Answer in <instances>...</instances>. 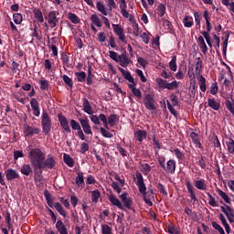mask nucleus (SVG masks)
<instances>
[{
    "instance_id": "nucleus-1",
    "label": "nucleus",
    "mask_w": 234,
    "mask_h": 234,
    "mask_svg": "<svg viewBox=\"0 0 234 234\" xmlns=\"http://www.w3.org/2000/svg\"><path fill=\"white\" fill-rule=\"evenodd\" d=\"M28 158L33 167H39L42 162H45V153L39 148H32L29 151Z\"/></svg>"
},
{
    "instance_id": "nucleus-2",
    "label": "nucleus",
    "mask_w": 234,
    "mask_h": 234,
    "mask_svg": "<svg viewBox=\"0 0 234 234\" xmlns=\"http://www.w3.org/2000/svg\"><path fill=\"white\" fill-rule=\"evenodd\" d=\"M135 176L137 179L135 184L139 189V193L143 195L144 201L145 202V204H147V206H153V201H151V199L147 197V186H145V183L144 182V176L142 175V173L137 171L135 173Z\"/></svg>"
},
{
    "instance_id": "nucleus-3",
    "label": "nucleus",
    "mask_w": 234,
    "mask_h": 234,
    "mask_svg": "<svg viewBox=\"0 0 234 234\" xmlns=\"http://www.w3.org/2000/svg\"><path fill=\"white\" fill-rule=\"evenodd\" d=\"M41 127L45 136H48L50 134V131H52V119L47 112H42Z\"/></svg>"
},
{
    "instance_id": "nucleus-4",
    "label": "nucleus",
    "mask_w": 234,
    "mask_h": 234,
    "mask_svg": "<svg viewBox=\"0 0 234 234\" xmlns=\"http://www.w3.org/2000/svg\"><path fill=\"white\" fill-rule=\"evenodd\" d=\"M56 167V159H54V156L48 155L47 159H44L42 163H40V165L38 166L39 169L45 170V169H54Z\"/></svg>"
},
{
    "instance_id": "nucleus-5",
    "label": "nucleus",
    "mask_w": 234,
    "mask_h": 234,
    "mask_svg": "<svg viewBox=\"0 0 234 234\" xmlns=\"http://www.w3.org/2000/svg\"><path fill=\"white\" fill-rule=\"evenodd\" d=\"M41 129L36 126H30L28 124H24V135L26 138H32L34 134H39Z\"/></svg>"
},
{
    "instance_id": "nucleus-6",
    "label": "nucleus",
    "mask_w": 234,
    "mask_h": 234,
    "mask_svg": "<svg viewBox=\"0 0 234 234\" xmlns=\"http://www.w3.org/2000/svg\"><path fill=\"white\" fill-rule=\"evenodd\" d=\"M70 127L73 131H77V136L80 140H85V133H83V130L81 129V124L78 122V121L71 119L69 122Z\"/></svg>"
},
{
    "instance_id": "nucleus-7",
    "label": "nucleus",
    "mask_w": 234,
    "mask_h": 234,
    "mask_svg": "<svg viewBox=\"0 0 234 234\" xmlns=\"http://www.w3.org/2000/svg\"><path fill=\"white\" fill-rule=\"evenodd\" d=\"M129 196V194L127 192H124L122 193L121 196H120V198L122 202V206L124 207V209H130V211H134V207H133V198L131 197H127Z\"/></svg>"
},
{
    "instance_id": "nucleus-8",
    "label": "nucleus",
    "mask_w": 234,
    "mask_h": 234,
    "mask_svg": "<svg viewBox=\"0 0 234 234\" xmlns=\"http://www.w3.org/2000/svg\"><path fill=\"white\" fill-rule=\"evenodd\" d=\"M220 209H221L222 213H224V215H226L229 222L230 224H234V209L228 205L221 206Z\"/></svg>"
},
{
    "instance_id": "nucleus-9",
    "label": "nucleus",
    "mask_w": 234,
    "mask_h": 234,
    "mask_svg": "<svg viewBox=\"0 0 234 234\" xmlns=\"http://www.w3.org/2000/svg\"><path fill=\"white\" fill-rule=\"evenodd\" d=\"M79 122L80 123V127H82V133H85V134H90L92 136V128L90 127L89 118H80Z\"/></svg>"
},
{
    "instance_id": "nucleus-10",
    "label": "nucleus",
    "mask_w": 234,
    "mask_h": 234,
    "mask_svg": "<svg viewBox=\"0 0 234 234\" xmlns=\"http://www.w3.org/2000/svg\"><path fill=\"white\" fill-rule=\"evenodd\" d=\"M156 102L154 97L151 94H147L144 98V106L148 111H156Z\"/></svg>"
},
{
    "instance_id": "nucleus-11",
    "label": "nucleus",
    "mask_w": 234,
    "mask_h": 234,
    "mask_svg": "<svg viewBox=\"0 0 234 234\" xmlns=\"http://www.w3.org/2000/svg\"><path fill=\"white\" fill-rule=\"evenodd\" d=\"M58 119L63 131H65L66 133H72L70 125H69V120L67 119V117H65V115L58 113Z\"/></svg>"
},
{
    "instance_id": "nucleus-12",
    "label": "nucleus",
    "mask_w": 234,
    "mask_h": 234,
    "mask_svg": "<svg viewBox=\"0 0 234 234\" xmlns=\"http://www.w3.org/2000/svg\"><path fill=\"white\" fill-rule=\"evenodd\" d=\"M112 27L113 28L114 34H116V36H118L119 39L122 43H127V41L125 40V33L123 31V27H120V25H118V24H112Z\"/></svg>"
},
{
    "instance_id": "nucleus-13",
    "label": "nucleus",
    "mask_w": 234,
    "mask_h": 234,
    "mask_svg": "<svg viewBox=\"0 0 234 234\" xmlns=\"http://www.w3.org/2000/svg\"><path fill=\"white\" fill-rule=\"evenodd\" d=\"M46 19L48 20V25H51V28H55L59 21V19H58V12L50 11Z\"/></svg>"
},
{
    "instance_id": "nucleus-14",
    "label": "nucleus",
    "mask_w": 234,
    "mask_h": 234,
    "mask_svg": "<svg viewBox=\"0 0 234 234\" xmlns=\"http://www.w3.org/2000/svg\"><path fill=\"white\" fill-rule=\"evenodd\" d=\"M163 169L165 171V173L175 175V171H176V161L174 159L168 160L166 165H165V166H163Z\"/></svg>"
},
{
    "instance_id": "nucleus-15",
    "label": "nucleus",
    "mask_w": 234,
    "mask_h": 234,
    "mask_svg": "<svg viewBox=\"0 0 234 234\" xmlns=\"http://www.w3.org/2000/svg\"><path fill=\"white\" fill-rule=\"evenodd\" d=\"M5 178L7 182H12V180H19V173H17L15 169L9 168L5 170Z\"/></svg>"
},
{
    "instance_id": "nucleus-16",
    "label": "nucleus",
    "mask_w": 234,
    "mask_h": 234,
    "mask_svg": "<svg viewBox=\"0 0 234 234\" xmlns=\"http://www.w3.org/2000/svg\"><path fill=\"white\" fill-rule=\"evenodd\" d=\"M109 200L112 206H116L119 209H122V211H125V213H128L127 209L123 207V204H122L121 200L118 199V197H114V195L109 196Z\"/></svg>"
},
{
    "instance_id": "nucleus-17",
    "label": "nucleus",
    "mask_w": 234,
    "mask_h": 234,
    "mask_svg": "<svg viewBox=\"0 0 234 234\" xmlns=\"http://www.w3.org/2000/svg\"><path fill=\"white\" fill-rule=\"evenodd\" d=\"M118 63H120L121 67H123V69H127V67H129L131 58H127V51H124L122 55H120Z\"/></svg>"
},
{
    "instance_id": "nucleus-18",
    "label": "nucleus",
    "mask_w": 234,
    "mask_h": 234,
    "mask_svg": "<svg viewBox=\"0 0 234 234\" xmlns=\"http://www.w3.org/2000/svg\"><path fill=\"white\" fill-rule=\"evenodd\" d=\"M75 184L77 187H80V189H85V176H83V172L77 173Z\"/></svg>"
},
{
    "instance_id": "nucleus-19",
    "label": "nucleus",
    "mask_w": 234,
    "mask_h": 234,
    "mask_svg": "<svg viewBox=\"0 0 234 234\" xmlns=\"http://www.w3.org/2000/svg\"><path fill=\"white\" fill-rule=\"evenodd\" d=\"M186 185L187 193L191 200H193L194 202H198V199L197 198V194H195V186H193V185H191V182L189 181H186Z\"/></svg>"
},
{
    "instance_id": "nucleus-20",
    "label": "nucleus",
    "mask_w": 234,
    "mask_h": 234,
    "mask_svg": "<svg viewBox=\"0 0 234 234\" xmlns=\"http://www.w3.org/2000/svg\"><path fill=\"white\" fill-rule=\"evenodd\" d=\"M34 169V180L35 182H43V168L33 167Z\"/></svg>"
},
{
    "instance_id": "nucleus-21",
    "label": "nucleus",
    "mask_w": 234,
    "mask_h": 234,
    "mask_svg": "<svg viewBox=\"0 0 234 234\" xmlns=\"http://www.w3.org/2000/svg\"><path fill=\"white\" fill-rule=\"evenodd\" d=\"M134 138L137 142L142 144L147 138V132L145 130H138L134 133Z\"/></svg>"
},
{
    "instance_id": "nucleus-22",
    "label": "nucleus",
    "mask_w": 234,
    "mask_h": 234,
    "mask_svg": "<svg viewBox=\"0 0 234 234\" xmlns=\"http://www.w3.org/2000/svg\"><path fill=\"white\" fill-rule=\"evenodd\" d=\"M120 3V8H121V14L122 17H125L126 19L129 18V11H127V1L125 0H119Z\"/></svg>"
},
{
    "instance_id": "nucleus-23",
    "label": "nucleus",
    "mask_w": 234,
    "mask_h": 234,
    "mask_svg": "<svg viewBox=\"0 0 234 234\" xmlns=\"http://www.w3.org/2000/svg\"><path fill=\"white\" fill-rule=\"evenodd\" d=\"M194 186H195V188L199 189V191H206V189H207V185L206 184V179L195 180Z\"/></svg>"
},
{
    "instance_id": "nucleus-24",
    "label": "nucleus",
    "mask_w": 234,
    "mask_h": 234,
    "mask_svg": "<svg viewBox=\"0 0 234 234\" xmlns=\"http://www.w3.org/2000/svg\"><path fill=\"white\" fill-rule=\"evenodd\" d=\"M120 72L122 74L124 80H127V81H129V83H131L130 85H134V79L133 78V75H131L130 71H126L125 69H123V68H119Z\"/></svg>"
},
{
    "instance_id": "nucleus-25",
    "label": "nucleus",
    "mask_w": 234,
    "mask_h": 234,
    "mask_svg": "<svg viewBox=\"0 0 234 234\" xmlns=\"http://www.w3.org/2000/svg\"><path fill=\"white\" fill-rule=\"evenodd\" d=\"M55 227L57 231H58L59 234H69V232L67 231V227H65V224H63V221L61 219H58L56 222Z\"/></svg>"
},
{
    "instance_id": "nucleus-26",
    "label": "nucleus",
    "mask_w": 234,
    "mask_h": 234,
    "mask_svg": "<svg viewBox=\"0 0 234 234\" xmlns=\"http://www.w3.org/2000/svg\"><path fill=\"white\" fill-rule=\"evenodd\" d=\"M96 8H97L98 12L102 14V16H109V11L107 10L105 4H103V1H98L96 3Z\"/></svg>"
},
{
    "instance_id": "nucleus-27",
    "label": "nucleus",
    "mask_w": 234,
    "mask_h": 234,
    "mask_svg": "<svg viewBox=\"0 0 234 234\" xmlns=\"http://www.w3.org/2000/svg\"><path fill=\"white\" fill-rule=\"evenodd\" d=\"M129 89H131L133 96L135 98H138V100H142V90L140 89L136 88V83L133 84H128Z\"/></svg>"
},
{
    "instance_id": "nucleus-28",
    "label": "nucleus",
    "mask_w": 234,
    "mask_h": 234,
    "mask_svg": "<svg viewBox=\"0 0 234 234\" xmlns=\"http://www.w3.org/2000/svg\"><path fill=\"white\" fill-rule=\"evenodd\" d=\"M20 173L25 176H30L32 173V165L28 164H25L20 168Z\"/></svg>"
},
{
    "instance_id": "nucleus-29",
    "label": "nucleus",
    "mask_w": 234,
    "mask_h": 234,
    "mask_svg": "<svg viewBox=\"0 0 234 234\" xmlns=\"http://www.w3.org/2000/svg\"><path fill=\"white\" fill-rule=\"evenodd\" d=\"M190 138L193 141L194 145H196V147H198V149H202V144L200 143V138H198V133L192 132L190 133Z\"/></svg>"
},
{
    "instance_id": "nucleus-30",
    "label": "nucleus",
    "mask_w": 234,
    "mask_h": 234,
    "mask_svg": "<svg viewBox=\"0 0 234 234\" xmlns=\"http://www.w3.org/2000/svg\"><path fill=\"white\" fill-rule=\"evenodd\" d=\"M83 111L87 114H92L94 111L92 110V106H90V102H89V100L87 98L83 99Z\"/></svg>"
},
{
    "instance_id": "nucleus-31",
    "label": "nucleus",
    "mask_w": 234,
    "mask_h": 234,
    "mask_svg": "<svg viewBox=\"0 0 234 234\" xmlns=\"http://www.w3.org/2000/svg\"><path fill=\"white\" fill-rule=\"evenodd\" d=\"M54 207L58 211V213L61 215V217H63L64 218H67V210H65V208L63 207L62 205H60L59 202L54 203Z\"/></svg>"
},
{
    "instance_id": "nucleus-32",
    "label": "nucleus",
    "mask_w": 234,
    "mask_h": 234,
    "mask_svg": "<svg viewBox=\"0 0 234 234\" xmlns=\"http://www.w3.org/2000/svg\"><path fill=\"white\" fill-rule=\"evenodd\" d=\"M207 101L208 107H210V109H213V111H218L220 109V102H217V101H215V98L209 97Z\"/></svg>"
},
{
    "instance_id": "nucleus-33",
    "label": "nucleus",
    "mask_w": 234,
    "mask_h": 234,
    "mask_svg": "<svg viewBox=\"0 0 234 234\" xmlns=\"http://www.w3.org/2000/svg\"><path fill=\"white\" fill-rule=\"evenodd\" d=\"M171 152L175 154L176 158H177L178 162H184L186 158V154L181 152L178 148H175L174 150H171Z\"/></svg>"
},
{
    "instance_id": "nucleus-34",
    "label": "nucleus",
    "mask_w": 234,
    "mask_h": 234,
    "mask_svg": "<svg viewBox=\"0 0 234 234\" xmlns=\"http://www.w3.org/2000/svg\"><path fill=\"white\" fill-rule=\"evenodd\" d=\"M90 21L93 25H95V27H98L99 28H101L102 24H101V19H100V17L98 16V15L96 14H92L90 16Z\"/></svg>"
},
{
    "instance_id": "nucleus-35",
    "label": "nucleus",
    "mask_w": 234,
    "mask_h": 234,
    "mask_svg": "<svg viewBox=\"0 0 234 234\" xmlns=\"http://www.w3.org/2000/svg\"><path fill=\"white\" fill-rule=\"evenodd\" d=\"M183 24L186 28H191L195 23L193 22V16H186L183 18Z\"/></svg>"
},
{
    "instance_id": "nucleus-36",
    "label": "nucleus",
    "mask_w": 234,
    "mask_h": 234,
    "mask_svg": "<svg viewBox=\"0 0 234 234\" xmlns=\"http://www.w3.org/2000/svg\"><path fill=\"white\" fill-rule=\"evenodd\" d=\"M33 14L38 23H44L45 18H43V12H41V9H35Z\"/></svg>"
},
{
    "instance_id": "nucleus-37",
    "label": "nucleus",
    "mask_w": 234,
    "mask_h": 234,
    "mask_svg": "<svg viewBox=\"0 0 234 234\" xmlns=\"http://www.w3.org/2000/svg\"><path fill=\"white\" fill-rule=\"evenodd\" d=\"M199 81V89L202 92H206L207 90V86H206V78L202 75L199 76L198 78Z\"/></svg>"
},
{
    "instance_id": "nucleus-38",
    "label": "nucleus",
    "mask_w": 234,
    "mask_h": 234,
    "mask_svg": "<svg viewBox=\"0 0 234 234\" xmlns=\"http://www.w3.org/2000/svg\"><path fill=\"white\" fill-rule=\"evenodd\" d=\"M187 67L182 66L178 69L177 73L176 74V80H184V74L186 72Z\"/></svg>"
},
{
    "instance_id": "nucleus-39",
    "label": "nucleus",
    "mask_w": 234,
    "mask_h": 234,
    "mask_svg": "<svg viewBox=\"0 0 234 234\" xmlns=\"http://www.w3.org/2000/svg\"><path fill=\"white\" fill-rule=\"evenodd\" d=\"M231 100H232V101H229V100H226V101H225V107L228 109V111H229V112L231 113V114H233V116H234V100H233V98H231Z\"/></svg>"
},
{
    "instance_id": "nucleus-40",
    "label": "nucleus",
    "mask_w": 234,
    "mask_h": 234,
    "mask_svg": "<svg viewBox=\"0 0 234 234\" xmlns=\"http://www.w3.org/2000/svg\"><path fill=\"white\" fill-rule=\"evenodd\" d=\"M75 77L77 78V81L83 83V81L87 80V73H85V71L75 72Z\"/></svg>"
},
{
    "instance_id": "nucleus-41",
    "label": "nucleus",
    "mask_w": 234,
    "mask_h": 234,
    "mask_svg": "<svg viewBox=\"0 0 234 234\" xmlns=\"http://www.w3.org/2000/svg\"><path fill=\"white\" fill-rule=\"evenodd\" d=\"M64 163L67 164L69 167H74V159L70 155L64 154L63 155Z\"/></svg>"
},
{
    "instance_id": "nucleus-42",
    "label": "nucleus",
    "mask_w": 234,
    "mask_h": 234,
    "mask_svg": "<svg viewBox=\"0 0 234 234\" xmlns=\"http://www.w3.org/2000/svg\"><path fill=\"white\" fill-rule=\"evenodd\" d=\"M44 197L48 206H49V207H54V201L52 200L50 193L48 190L44 192Z\"/></svg>"
},
{
    "instance_id": "nucleus-43",
    "label": "nucleus",
    "mask_w": 234,
    "mask_h": 234,
    "mask_svg": "<svg viewBox=\"0 0 234 234\" xmlns=\"http://www.w3.org/2000/svg\"><path fill=\"white\" fill-rule=\"evenodd\" d=\"M165 5L164 4H159L156 11H157V16L158 17H162L163 16H165Z\"/></svg>"
},
{
    "instance_id": "nucleus-44",
    "label": "nucleus",
    "mask_w": 234,
    "mask_h": 234,
    "mask_svg": "<svg viewBox=\"0 0 234 234\" xmlns=\"http://www.w3.org/2000/svg\"><path fill=\"white\" fill-rule=\"evenodd\" d=\"M169 69L173 72H176L178 66L176 65V56H173L171 61L169 62Z\"/></svg>"
},
{
    "instance_id": "nucleus-45",
    "label": "nucleus",
    "mask_w": 234,
    "mask_h": 234,
    "mask_svg": "<svg viewBox=\"0 0 234 234\" xmlns=\"http://www.w3.org/2000/svg\"><path fill=\"white\" fill-rule=\"evenodd\" d=\"M116 122H118V115L111 114L108 118V123L111 127H114L116 125Z\"/></svg>"
},
{
    "instance_id": "nucleus-46",
    "label": "nucleus",
    "mask_w": 234,
    "mask_h": 234,
    "mask_svg": "<svg viewBox=\"0 0 234 234\" xmlns=\"http://www.w3.org/2000/svg\"><path fill=\"white\" fill-rule=\"evenodd\" d=\"M202 59L200 57L197 58V62L196 63V75L200 76V73L202 72Z\"/></svg>"
},
{
    "instance_id": "nucleus-47",
    "label": "nucleus",
    "mask_w": 234,
    "mask_h": 234,
    "mask_svg": "<svg viewBox=\"0 0 234 234\" xmlns=\"http://www.w3.org/2000/svg\"><path fill=\"white\" fill-rule=\"evenodd\" d=\"M92 67L88 68V76L86 77L87 85H92V80L94 79V75L92 74Z\"/></svg>"
},
{
    "instance_id": "nucleus-48",
    "label": "nucleus",
    "mask_w": 234,
    "mask_h": 234,
    "mask_svg": "<svg viewBox=\"0 0 234 234\" xmlns=\"http://www.w3.org/2000/svg\"><path fill=\"white\" fill-rule=\"evenodd\" d=\"M166 105H167V109L171 112V114H173V116H175V118H178V112H176V110L171 104V102L169 101H166Z\"/></svg>"
},
{
    "instance_id": "nucleus-49",
    "label": "nucleus",
    "mask_w": 234,
    "mask_h": 234,
    "mask_svg": "<svg viewBox=\"0 0 234 234\" xmlns=\"http://www.w3.org/2000/svg\"><path fill=\"white\" fill-rule=\"evenodd\" d=\"M227 149L230 154H234V140L229 138V142L226 143Z\"/></svg>"
},
{
    "instance_id": "nucleus-50",
    "label": "nucleus",
    "mask_w": 234,
    "mask_h": 234,
    "mask_svg": "<svg viewBox=\"0 0 234 234\" xmlns=\"http://www.w3.org/2000/svg\"><path fill=\"white\" fill-rule=\"evenodd\" d=\"M13 19L16 25H21V23H23V15H21L20 13H15L13 15Z\"/></svg>"
},
{
    "instance_id": "nucleus-51",
    "label": "nucleus",
    "mask_w": 234,
    "mask_h": 234,
    "mask_svg": "<svg viewBox=\"0 0 234 234\" xmlns=\"http://www.w3.org/2000/svg\"><path fill=\"white\" fill-rule=\"evenodd\" d=\"M101 197V193L99 190L91 191V202L98 203V199Z\"/></svg>"
},
{
    "instance_id": "nucleus-52",
    "label": "nucleus",
    "mask_w": 234,
    "mask_h": 234,
    "mask_svg": "<svg viewBox=\"0 0 234 234\" xmlns=\"http://www.w3.org/2000/svg\"><path fill=\"white\" fill-rule=\"evenodd\" d=\"M221 3L234 14V2H229V0H221Z\"/></svg>"
},
{
    "instance_id": "nucleus-53",
    "label": "nucleus",
    "mask_w": 234,
    "mask_h": 234,
    "mask_svg": "<svg viewBox=\"0 0 234 234\" xmlns=\"http://www.w3.org/2000/svg\"><path fill=\"white\" fill-rule=\"evenodd\" d=\"M155 81H156L159 89H167V83H168L167 80L158 78V79H156Z\"/></svg>"
},
{
    "instance_id": "nucleus-54",
    "label": "nucleus",
    "mask_w": 234,
    "mask_h": 234,
    "mask_svg": "<svg viewBox=\"0 0 234 234\" xmlns=\"http://www.w3.org/2000/svg\"><path fill=\"white\" fill-rule=\"evenodd\" d=\"M218 195L224 199L226 204H231V198H229V197L228 196V194H226V192L222 190H218Z\"/></svg>"
},
{
    "instance_id": "nucleus-55",
    "label": "nucleus",
    "mask_w": 234,
    "mask_h": 234,
    "mask_svg": "<svg viewBox=\"0 0 234 234\" xmlns=\"http://www.w3.org/2000/svg\"><path fill=\"white\" fill-rule=\"evenodd\" d=\"M62 80L66 85L69 86L70 89L74 87V82L72 81V79H70L69 76L63 75Z\"/></svg>"
},
{
    "instance_id": "nucleus-56",
    "label": "nucleus",
    "mask_w": 234,
    "mask_h": 234,
    "mask_svg": "<svg viewBox=\"0 0 234 234\" xmlns=\"http://www.w3.org/2000/svg\"><path fill=\"white\" fill-rule=\"evenodd\" d=\"M207 195L209 198V201H208L209 206H212V207H218V203H217V201L215 200V197H213V196L209 192H207Z\"/></svg>"
},
{
    "instance_id": "nucleus-57",
    "label": "nucleus",
    "mask_w": 234,
    "mask_h": 234,
    "mask_svg": "<svg viewBox=\"0 0 234 234\" xmlns=\"http://www.w3.org/2000/svg\"><path fill=\"white\" fill-rule=\"evenodd\" d=\"M69 19L73 23V25H78V23H80V17H78L74 13H69Z\"/></svg>"
},
{
    "instance_id": "nucleus-58",
    "label": "nucleus",
    "mask_w": 234,
    "mask_h": 234,
    "mask_svg": "<svg viewBox=\"0 0 234 234\" xmlns=\"http://www.w3.org/2000/svg\"><path fill=\"white\" fill-rule=\"evenodd\" d=\"M101 133L104 138H114V134H112L103 127H101Z\"/></svg>"
},
{
    "instance_id": "nucleus-59",
    "label": "nucleus",
    "mask_w": 234,
    "mask_h": 234,
    "mask_svg": "<svg viewBox=\"0 0 234 234\" xmlns=\"http://www.w3.org/2000/svg\"><path fill=\"white\" fill-rule=\"evenodd\" d=\"M38 83L40 85V90H48V89L49 87L48 80H40Z\"/></svg>"
},
{
    "instance_id": "nucleus-60",
    "label": "nucleus",
    "mask_w": 234,
    "mask_h": 234,
    "mask_svg": "<svg viewBox=\"0 0 234 234\" xmlns=\"http://www.w3.org/2000/svg\"><path fill=\"white\" fill-rule=\"evenodd\" d=\"M109 56L110 58L112 59L113 61H115L116 63H118L119 59H120V55L115 52V51H109Z\"/></svg>"
},
{
    "instance_id": "nucleus-61",
    "label": "nucleus",
    "mask_w": 234,
    "mask_h": 234,
    "mask_svg": "<svg viewBox=\"0 0 234 234\" xmlns=\"http://www.w3.org/2000/svg\"><path fill=\"white\" fill-rule=\"evenodd\" d=\"M141 167L144 171V175H145V176L149 175V173L152 169L151 165L147 164V163L141 165Z\"/></svg>"
},
{
    "instance_id": "nucleus-62",
    "label": "nucleus",
    "mask_w": 234,
    "mask_h": 234,
    "mask_svg": "<svg viewBox=\"0 0 234 234\" xmlns=\"http://www.w3.org/2000/svg\"><path fill=\"white\" fill-rule=\"evenodd\" d=\"M30 105H31L32 111H36V110L39 109V102L37 101V100L36 98L31 99Z\"/></svg>"
},
{
    "instance_id": "nucleus-63",
    "label": "nucleus",
    "mask_w": 234,
    "mask_h": 234,
    "mask_svg": "<svg viewBox=\"0 0 234 234\" xmlns=\"http://www.w3.org/2000/svg\"><path fill=\"white\" fill-rule=\"evenodd\" d=\"M202 36L205 37L208 47H210V48L213 47V44H211V36H209V33L203 31Z\"/></svg>"
},
{
    "instance_id": "nucleus-64",
    "label": "nucleus",
    "mask_w": 234,
    "mask_h": 234,
    "mask_svg": "<svg viewBox=\"0 0 234 234\" xmlns=\"http://www.w3.org/2000/svg\"><path fill=\"white\" fill-rule=\"evenodd\" d=\"M101 233L102 234H112V229L109 225L101 226Z\"/></svg>"
}]
</instances>
